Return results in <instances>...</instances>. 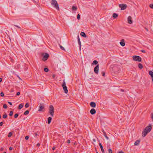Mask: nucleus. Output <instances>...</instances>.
<instances>
[{"label":"nucleus","mask_w":153,"mask_h":153,"mask_svg":"<svg viewBox=\"0 0 153 153\" xmlns=\"http://www.w3.org/2000/svg\"><path fill=\"white\" fill-rule=\"evenodd\" d=\"M152 129V126L151 124H149V126H147L142 132L143 137H144L146 136L147 134L150 132Z\"/></svg>","instance_id":"f257e3e1"},{"label":"nucleus","mask_w":153,"mask_h":153,"mask_svg":"<svg viewBox=\"0 0 153 153\" xmlns=\"http://www.w3.org/2000/svg\"><path fill=\"white\" fill-rule=\"evenodd\" d=\"M51 3V5L57 10H59L58 4L56 0H52Z\"/></svg>","instance_id":"f03ea898"},{"label":"nucleus","mask_w":153,"mask_h":153,"mask_svg":"<svg viewBox=\"0 0 153 153\" xmlns=\"http://www.w3.org/2000/svg\"><path fill=\"white\" fill-rule=\"evenodd\" d=\"M54 108L52 105H51L49 107V113L52 117H53L54 115Z\"/></svg>","instance_id":"7ed1b4c3"},{"label":"nucleus","mask_w":153,"mask_h":153,"mask_svg":"<svg viewBox=\"0 0 153 153\" xmlns=\"http://www.w3.org/2000/svg\"><path fill=\"white\" fill-rule=\"evenodd\" d=\"M62 86L63 87V89L64 92L67 94L68 92V91L67 88V87L66 86V84L65 82V80H63L62 84Z\"/></svg>","instance_id":"20e7f679"},{"label":"nucleus","mask_w":153,"mask_h":153,"mask_svg":"<svg viewBox=\"0 0 153 153\" xmlns=\"http://www.w3.org/2000/svg\"><path fill=\"white\" fill-rule=\"evenodd\" d=\"M132 58L135 61L141 62V59L139 56H133Z\"/></svg>","instance_id":"39448f33"},{"label":"nucleus","mask_w":153,"mask_h":153,"mask_svg":"<svg viewBox=\"0 0 153 153\" xmlns=\"http://www.w3.org/2000/svg\"><path fill=\"white\" fill-rule=\"evenodd\" d=\"M119 7L121 8V10H124L126 8L127 5L125 4H120L119 5Z\"/></svg>","instance_id":"423d86ee"},{"label":"nucleus","mask_w":153,"mask_h":153,"mask_svg":"<svg viewBox=\"0 0 153 153\" xmlns=\"http://www.w3.org/2000/svg\"><path fill=\"white\" fill-rule=\"evenodd\" d=\"M99 65H97L94 68V72L96 74H97L99 72Z\"/></svg>","instance_id":"0eeeda50"},{"label":"nucleus","mask_w":153,"mask_h":153,"mask_svg":"<svg viewBox=\"0 0 153 153\" xmlns=\"http://www.w3.org/2000/svg\"><path fill=\"white\" fill-rule=\"evenodd\" d=\"M49 56V55L48 54L46 53L44 55V56H43L42 60L44 61H45L46 60H47L48 58V57Z\"/></svg>","instance_id":"6e6552de"},{"label":"nucleus","mask_w":153,"mask_h":153,"mask_svg":"<svg viewBox=\"0 0 153 153\" xmlns=\"http://www.w3.org/2000/svg\"><path fill=\"white\" fill-rule=\"evenodd\" d=\"M132 18L131 16H129L128 18V23L131 24L132 23V21L131 20Z\"/></svg>","instance_id":"1a4fd4ad"},{"label":"nucleus","mask_w":153,"mask_h":153,"mask_svg":"<svg viewBox=\"0 0 153 153\" xmlns=\"http://www.w3.org/2000/svg\"><path fill=\"white\" fill-rule=\"evenodd\" d=\"M44 108V106L43 105H42V104H40L39 106V109L38 110V111H42V110Z\"/></svg>","instance_id":"9d476101"},{"label":"nucleus","mask_w":153,"mask_h":153,"mask_svg":"<svg viewBox=\"0 0 153 153\" xmlns=\"http://www.w3.org/2000/svg\"><path fill=\"white\" fill-rule=\"evenodd\" d=\"M90 113L91 114H94L96 113V110L94 108L91 109L90 111Z\"/></svg>","instance_id":"9b49d317"},{"label":"nucleus","mask_w":153,"mask_h":153,"mask_svg":"<svg viewBox=\"0 0 153 153\" xmlns=\"http://www.w3.org/2000/svg\"><path fill=\"white\" fill-rule=\"evenodd\" d=\"M99 146L100 147V148H101V150L102 152L103 153H104V149H103V146H102V145L100 143H99Z\"/></svg>","instance_id":"f8f14e48"},{"label":"nucleus","mask_w":153,"mask_h":153,"mask_svg":"<svg viewBox=\"0 0 153 153\" xmlns=\"http://www.w3.org/2000/svg\"><path fill=\"white\" fill-rule=\"evenodd\" d=\"M90 105L92 107L94 108L96 106V103L94 102H91L90 103Z\"/></svg>","instance_id":"ddd939ff"},{"label":"nucleus","mask_w":153,"mask_h":153,"mask_svg":"<svg viewBox=\"0 0 153 153\" xmlns=\"http://www.w3.org/2000/svg\"><path fill=\"white\" fill-rule=\"evenodd\" d=\"M120 44L122 46H124L125 45V44L123 39L120 42Z\"/></svg>","instance_id":"4468645a"},{"label":"nucleus","mask_w":153,"mask_h":153,"mask_svg":"<svg viewBox=\"0 0 153 153\" xmlns=\"http://www.w3.org/2000/svg\"><path fill=\"white\" fill-rule=\"evenodd\" d=\"M140 141L139 140H137L134 143V145L135 146H137L140 143Z\"/></svg>","instance_id":"2eb2a0df"},{"label":"nucleus","mask_w":153,"mask_h":153,"mask_svg":"<svg viewBox=\"0 0 153 153\" xmlns=\"http://www.w3.org/2000/svg\"><path fill=\"white\" fill-rule=\"evenodd\" d=\"M149 75H150L151 77L152 78V80L153 82V72H152V71H150L149 72Z\"/></svg>","instance_id":"dca6fc26"},{"label":"nucleus","mask_w":153,"mask_h":153,"mask_svg":"<svg viewBox=\"0 0 153 153\" xmlns=\"http://www.w3.org/2000/svg\"><path fill=\"white\" fill-rule=\"evenodd\" d=\"M80 35L82 37H86V36L85 33L84 32H81L80 33Z\"/></svg>","instance_id":"f3484780"},{"label":"nucleus","mask_w":153,"mask_h":153,"mask_svg":"<svg viewBox=\"0 0 153 153\" xmlns=\"http://www.w3.org/2000/svg\"><path fill=\"white\" fill-rule=\"evenodd\" d=\"M52 120V118L51 117H49L48 118V124L50 123Z\"/></svg>","instance_id":"a211bd4d"},{"label":"nucleus","mask_w":153,"mask_h":153,"mask_svg":"<svg viewBox=\"0 0 153 153\" xmlns=\"http://www.w3.org/2000/svg\"><path fill=\"white\" fill-rule=\"evenodd\" d=\"M118 16V15L117 14V13H114L113 14V17L114 18H116Z\"/></svg>","instance_id":"6ab92c4d"},{"label":"nucleus","mask_w":153,"mask_h":153,"mask_svg":"<svg viewBox=\"0 0 153 153\" xmlns=\"http://www.w3.org/2000/svg\"><path fill=\"white\" fill-rule=\"evenodd\" d=\"M138 66L140 69H142L143 67L142 64L140 63L138 64Z\"/></svg>","instance_id":"aec40b11"},{"label":"nucleus","mask_w":153,"mask_h":153,"mask_svg":"<svg viewBox=\"0 0 153 153\" xmlns=\"http://www.w3.org/2000/svg\"><path fill=\"white\" fill-rule=\"evenodd\" d=\"M23 106V105L21 104L19 105L18 107V108L19 109H21Z\"/></svg>","instance_id":"412c9836"},{"label":"nucleus","mask_w":153,"mask_h":153,"mask_svg":"<svg viewBox=\"0 0 153 153\" xmlns=\"http://www.w3.org/2000/svg\"><path fill=\"white\" fill-rule=\"evenodd\" d=\"M72 9L73 10H77V8L76 7L73 6L72 7Z\"/></svg>","instance_id":"4be33fe9"},{"label":"nucleus","mask_w":153,"mask_h":153,"mask_svg":"<svg viewBox=\"0 0 153 153\" xmlns=\"http://www.w3.org/2000/svg\"><path fill=\"white\" fill-rule=\"evenodd\" d=\"M98 63V62L97 60H94L92 63V64L97 65Z\"/></svg>","instance_id":"5701e85b"},{"label":"nucleus","mask_w":153,"mask_h":153,"mask_svg":"<svg viewBox=\"0 0 153 153\" xmlns=\"http://www.w3.org/2000/svg\"><path fill=\"white\" fill-rule=\"evenodd\" d=\"M29 111L28 110H27L25 111L24 113V114L25 115H27L29 114Z\"/></svg>","instance_id":"b1692460"},{"label":"nucleus","mask_w":153,"mask_h":153,"mask_svg":"<svg viewBox=\"0 0 153 153\" xmlns=\"http://www.w3.org/2000/svg\"><path fill=\"white\" fill-rule=\"evenodd\" d=\"M78 43L79 45V49H80V50H81V42L80 41L78 42Z\"/></svg>","instance_id":"393cba45"},{"label":"nucleus","mask_w":153,"mask_h":153,"mask_svg":"<svg viewBox=\"0 0 153 153\" xmlns=\"http://www.w3.org/2000/svg\"><path fill=\"white\" fill-rule=\"evenodd\" d=\"M44 71L45 72H48L49 71V70L47 68H45L44 69Z\"/></svg>","instance_id":"a878e982"},{"label":"nucleus","mask_w":153,"mask_h":153,"mask_svg":"<svg viewBox=\"0 0 153 153\" xmlns=\"http://www.w3.org/2000/svg\"><path fill=\"white\" fill-rule=\"evenodd\" d=\"M59 46H60V48L61 49L63 50H64V51H65V49L62 46H61V45H59Z\"/></svg>","instance_id":"bb28decb"},{"label":"nucleus","mask_w":153,"mask_h":153,"mask_svg":"<svg viewBox=\"0 0 153 153\" xmlns=\"http://www.w3.org/2000/svg\"><path fill=\"white\" fill-rule=\"evenodd\" d=\"M19 114H15L14 116V118H16L18 116Z\"/></svg>","instance_id":"cd10ccee"},{"label":"nucleus","mask_w":153,"mask_h":153,"mask_svg":"<svg viewBox=\"0 0 153 153\" xmlns=\"http://www.w3.org/2000/svg\"><path fill=\"white\" fill-rule=\"evenodd\" d=\"M7 117V115L6 114H4L3 116V118L4 119H5Z\"/></svg>","instance_id":"c85d7f7f"},{"label":"nucleus","mask_w":153,"mask_h":153,"mask_svg":"<svg viewBox=\"0 0 153 153\" xmlns=\"http://www.w3.org/2000/svg\"><path fill=\"white\" fill-rule=\"evenodd\" d=\"M29 106V104L28 103H26L25 105V108H28Z\"/></svg>","instance_id":"c756f323"},{"label":"nucleus","mask_w":153,"mask_h":153,"mask_svg":"<svg viewBox=\"0 0 153 153\" xmlns=\"http://www.w3.org/2000/svg\"><path fill=\"white\" fill-rule=\"evenodd\" d=\"M108 153H112V151L111 149H108Z\"/></svg>","instance_id":"7c9ffc66"},{"label":"nucleus","mask_w":153,"mask_h":153,"mask_svg":"<svg viewBox=\"0 0 153 153\" xmlns=\"http://www.w3.org/2000/svg\"><path fill=\"white\" fill-rule=\"evenodd\" d=\"M77 19L78 20H79L80 19V15L79 14H78L77 16Z\"/></svg>","instance_id":"2f4dec72"},{"label":"nucleus","mask_w":153,"mask_h":153,"mask_svg":"<svg viewBox=\"0 0 153 153\" xmlns=\"http://www.w3.org/2000/svg\"><path fill=\"white\" fill-rule=\"evenodd\" d=\"M13 115V111H10V114H9V115L10 116H12Z\"/></svg>","instance_id":"473e14b6"},{"label":"nucleus","mask_w":153,"mask_h":153,"mask_svg":"<svg viewBox=\"0 0 153 153\" xmlns=\"http://www.w3.org/2000/svg\"><path fill=\"white\" fill-rule=\"evenodd\" d=\"M3 108H6L7 107V106L6 104H4L3 106Z\"/></svg>","instance_id":"72a5a7b5"},{"label":"nucleus","mask_w":153,"mask_h":153,"mask_svg":"<svg viewBox=\"0 0 153 153\" xmlns=\"http://www.w3.org/2000/svg\"><path fill=\"white\" fill-rule=\"evenodd\" d=\"M12 135V133L11 132H10L9 133L8 135V137H11Z\"/></svg>","instance_id":"f704fd0d"},{"label":"nucleus","mask_w":153,"mask_h":153,"mask_svg":"<svg viewBox=\"0 0 153 153\" xmlns=\"http://www.w3.org/2000/svg\"><path fill=\"white\" fill-rule=\"evenodd\" d=\"M151 117L152 120V121H153V113H152L151 114Z\"/></svg>","instance_id":"c9c22d12"},{"label":"nucleus","mask_w":153,"mask_h":153,"mask_svg":"<svg viewBox=\"0 0 153 153\" xmlns=\"http://www.w3.org/2000/svg\"><path fill=\"white\" fill-rule=\"evenodd\" d=\"M4 94L3 92H1L0 93V95L1 97H3L4 96Z\"/></svg>","instance_id":"e433bc0d"},{"label":"nucleus","mask_w":153,"mask_h":153,"mask_svg":"<svg viewBox=\"0 0 153 153\" xmlns=\"http://www.w3.org/2000/svg\"><path fill=\"white\" fill-rule=\"evenodd\" d=\"M149 7L152 8V9H153V4H150V5H149Z\"/></svg>","instance_id":"4c0bfd02"},{"label":"nucleus","mask_w":153,"mask_h":153,"mask_svg":"<svg viewBox=\"0 0 153 153\" xmlns=\"http://www.w3.org/2000/svg\"><path fill=\"white\" fill-rule=\"evenodd\" d=\"M102 132H103V134H104V135L105 136V135H106V133H105V132L104 131V130H103L102 131Z\"/></svg>","instance_id":"58836bf2"},{"label":"nucleus","mask_w":153,"mask_h":153,"mask_svg":"<svg viewBox=\"0 0 153 153\" xmlns=\"http://www.w3.org/2000/svg\"><path fill=\"white\" fill-rule=\"evenodd\" d=\"M29 136H26L25 137V139L26 140H27L29 138Z\"/></svg>","instance_id":"ea45409f"},{"label":"nucleus","mask_w":153,"mask_h":153,"mask_svg":"<svg viewBox=\"0 0 153 153\" xmlns=\"http://www.w3.org/2000/svg\"><path fill=\"white\" fill-rule=\"evenodd\" d=\"M102 76H105V73L104 72H102Z\"/></svg>","instance_id":"a19ab883"},{"label":"nucleus","mask_w":153,"mask_h":153,"mask_svg":"<svg viewBox=\"0 0 153 153\" xmlns=\"http://www.w3.org/2000/svg\"><path fill=\"white\" fill-rule=\"evenodd\" d=\"M106 138L107 140H109V138L108 137H107V136L106 135H105V136H104Z\"/></svg>","instance_id":"79ce46f5"},{"label":"nucleus","mask_w":153,"mask_h":153,"mask_svg":"<svg viewBox=\"0 0 153 153\" xmlns=\"http://www.w3.org/2000/svg\"><path fill=\"white\" fill-rule=\"evenodd\" d=\"M3 124V123L2 122H0V126H2Z\"/></svg>","instance_id":"37998d69"},{"label":"nucleus","mask_w":153,"mask_h":153,"mask_svg":"<svg viewBox=\"0 0 153 153\" xmlns=\"http://www.w3.org/2000/svg\"><path fill=\"white\" fill-rule=\"evenodd\" d=\"M20 94V92H18L17 93H16V95L17 96H18V95H19Z\"/></svg>","instance_id":"c03bdc74"},{"label":"nucleus","mask_w":153,"mask_h":153,"mask_svg":"<svg viewBox=\"0 0 153 153\" xmlns=\"http://www.w3.org/2000/svg\"><path fill=\"white\" fill-rule=\"evenodd\" d=\"M77 39H78V42H79V41H80L79 36H78Z\"/></svg>","instance_id":"a18cd8bd"},{"label":"nucleus","mask_w":153,"mask_h":153,"mask_svg":"<svg viewBox=\"0 0 153 153\" xmlns=\"http://www.w3.org/2000/svg\"><path fill=\"white\" fill-rule=\"evenodd\" d=\"M13 149V148L12 147H10L9 148V149L10 150H12Z\"/></svg>","instance_id":"49530a36"},{"label":"nucleus","mask_w":153,"mask_h":153,"mask_svg":"<svg viewBox=\"0 0 153 153\" xmlns=\"http://www.w3.org/2000/svg\"><path fill=\"white\" fill-rule=\"evenodd\" d=\"M67 142L68 143H70V141L68 140H67Z\"/></svg>","instance_id":"de8ad7c7"},{"label":"nucleus","mask_w":153,"mask_h":153,"mask_svg":"<svg viewBox=\"0 0 153 153\" xmlns=\"http://www.w3.org/2000/svg\"><path fill=\"white\" fill-rule=\"evenodd\" d=\"M3 150H4V148L3 147H1V149H0L1 151H2Z\"/></svg>","instance_id":"09e8293b"},{"label":"nucleus","mask_w":153,"mask_h":153,"mask_svg":"<svg viewBox=\"0 0 153 153\" xmlns=\"http://www.w3.org/2000/svg\"><path fill=\"white\" fill-rule=\"evenodd\" d=\"M8 103L10 105H12V103H11V102H8Z\"/></svg>","instance_id":"8fccbe9b"},{"label":"nucleus","mask_w":153,"mask_h":153,"mask_svg":"<svg viewBox=\"0 0 153 153\" xmlns=\"http://www.w3.org/2000/svg\"><path fill=\"white\" fill-rule=\"evenodd\" d=\"M14 26L19 28H20V27L18 25H14Z\"/></svg>","instance_id":"3c124183"},{"label":"nucleus","mask_w":153,"mask_h":153,"mask_svg":"<svg viewBox=\"0 0 153 153\" xmlns=\"http://www.w3.org/2000/svg\"><path fill=\"white\" fill-rule=\"evenodd\" d=\"M141 52L143 53H145L146 52L144 50H141Z\"/></svg>","instance_id":"603ef678"},{"label":"nucleus","mask_w":153,"mask_h":153,"mask_svg":"<svg viewBox=\"0 0 153 153\" xmlns=\"http://www.w3.org/2000/svg\"><path fill=\"white\" fill-rule=\"evenodd\" d=\"M40 145V144L39 143H38L37 144V146H39Z\"/></svg>","instance_id":"864d4df0"},{"label":"nucleus","mask_w":153,"mask_h":153,"mask_svg":"<svg viewBox=\"0 0 153 153\" xmlns=\"http://www.w3.org/2000/svg\"><path fill=\"white\" fill-rule=\"evenodd\" d=\"M55 149V147H53L52 149L53 150H54Z\"/></svg>","instance_id":"5fc2aeb1"},{"label":"nucleus","mask_w":153,"mask_h":153,"mask_svg":"<svg viewBox=\"0 0 153 153\" xmlns=\"http://www.w3.org/2000/svg\"><path fill=\"white\" fill-rule=\"evenodd\" d=\"M118 153H124V152L122 151Z\"/></svg>","instance_id":"6e6d98bb"},{"label":"nucleus","mask_w":153,"mask_h":153,"mask_svg":"<svg viewBox=\"0 0 153 153\" xmlns=\"http://www.w3.org/2000/svg\"><path fill=\"white\" fill-rule=\"evenodd\" d=\"M35 136L36 137L38 135L37 133H35Z\"/></svg>","instance_id":"4d7b16f0"},{"label":"nucleus","mask_w":153,"mask_h":153,"mask_svg":"<svg viewBox=\"0 0 153 153\" xmlns=\"http://www.w3.org/2000/svg\"><path fill=\"white\" fill-rule=\"evenodd\" d=\"M2 81V79L1 78H0V82H1Z\"/></svg>","instance_id":"13d9d810"},{"label":"nucleus","mask_w":153,"mask_h":153,"mask_svg":"<svg viewBox=\"0 0 153 153\" xmlns=\"http://www.w3.org/2000/svg\"><path fill=\"white\" fill-rule=\"evenodd\" d=\"M52 77L53 78H54L55 77V75L54 74L53 75Z\"/></svg>","instance_id":"bf43d9fd"},{"label":"nucleus","mask_w":153,"mask_h":153,"mask_svg":"<svg viewBox=\"0 0 153 153\" xmlns=\"http://www.w3.org/2000/svg\"><path fill=\"white\" fill-rule=\"evenodd\" d=\"M121 91H122V92H123V91H124V90H123V89H121Z\"/></svg>","instance_id":"052dcab7"},{"label":"nucleus","mask_w":153,"mask_h":153,"mask_svg":"<svg viewBox=\"0 0 153 153\" xmlns=\"http://www.w3.org/2000/svg\"><path fill=\"white\" fill-rule=\"evenodd\" d=\"M145 29L147 31L148 30V29L146 28H145Z\"/></svg>","instance_id":"680f3d73"},{"label":"nucleus","mask_w":153,"mask_h":153,"mask_svg":"<svg viewBox=\"0 0 153 153\" xmlns=\"http://www.w3.org/2000/svg\"><path fill=\"white\" fill-rule=\"evenodd\" d=\"M1 118V115H0V119Z\"/></svg>","instance_id":"e2e57ef3"},{"label":"nucleus","mask_w":153,"mask_h":153,"mask_svg":"<svg viewBox=\"0 0 153 153\" xmlns=\"http://www.w3.org/2000/svg\"><path fill=\"white\" fill-rule=\"evenodd\" d=\"M94 141H95V140H94Z\"/></svg>","instance_id":"0e129e2a"},{"label":"nucleus","mask_w":153,"mask_h":153,"mask_svg":"<svg viewBox=\"0 0 153 153\" xmlns=\"http://www.w3.org/2000/svg\"><path fill=\"white\" fill-rule=\"evenodd\" d=\"M3 153H6V152H4Z\"/></svg>","instance_id":"69168bd1"},{"label":"nucleus","mask_w":153,"mask_h":153,"mask_svg":"<svg viewBox=\"0 0 153 153\" xmlns=\"http://www.w3.org/2000/svg\"><path fill=\"white\" fill-rule=\"evenodd\" d=\"M96 153H98V152H97Z\"/></svg>","instance_id":"338daca9"}]
</instances>
